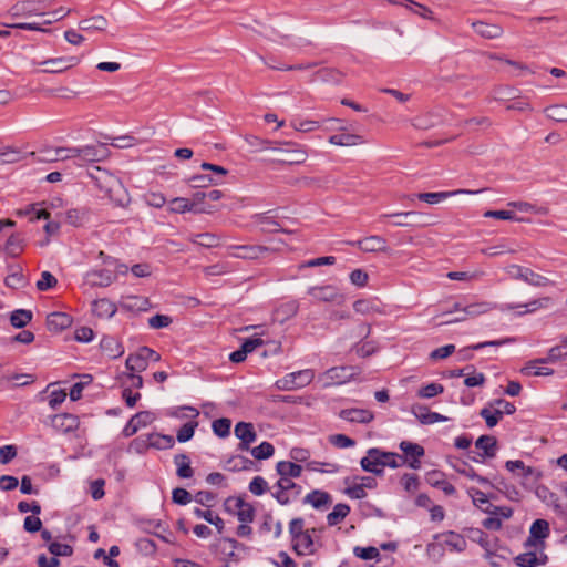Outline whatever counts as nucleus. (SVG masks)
<instances>
[{
  "instance_id": "obj_11",
  "label": "nucleus",
  "mask_w": 567,
  "mask_h": 567,
  "mask_svg": "<svg viewBox=\"0 0 567 567\" xmlns=\"http://www.w3.org/2000/svg\"><path fill=\"white\" fill-rule=\"evenodd\" d=\"M79 59L76 56H68V58H55L48 59L45 61L40 62L39 64L43 66V72L48 73H61L79 63Z\"/></svg>"
},
{
  "instance_id": "obj_61",
  "label": "nucleus",
  "mask_w": 567,
  "mask_h": 567,
  "mask_svg": "<svg viewBox=\"0 0 567 567\" xmlns=\"http://www.w3.org/2000/svg\"><path fill=\"white\" fill-rule=\"evenodd\" d=\"M353 349L357 354L361 358H368L378 351V344L374 341H368L364 343H357Z\"/></svg>"
},
{
  "instance_id": "obj_48",
  "label": "nucleus",
  "mask_w": 567,
  "mask_h": 567,
  "mask_svg": "<svg viewBox=\"0 0 567 567\" xmlns=\"http://www.w3.org/2000/svg\"><path fill=\"white\" fill-rule=\"evenodd\" d=\"M148 445L155 449H171L174 446V439L171 435L150 434L147 435Z\"/></svg>"
},
{
  "instance_id": "obj_20",
  "label": "nucleus",
  "mask_w": 567,
  "mask_h": 567,
  "mask_svg": "<svg viewBox=\"0 0 567 567\" xmlns=\"http://www.w3.org/2000/svg\"><path fill=\"white\" fill-rule=\"evenodd\" d=\"M551 303V298L550 297H542V298H538V299H535V300H532L525 305H520L519 307H523L525 308L524 311H520L518 312L519 316L524 315V313H532L538 309H543V308H547L549 307ZM518 306H515V305H512V303H506V305H502L499 307V310L501 311H507V310H513L515 308H517Z\"/></svg>"
},
{
  "instance_id": "obj_19",
  "label": "nucleus",
  "mask_w": 567,
  "mask_h": 567,
  "mask_svg": "<svg viewBox=\"0 0 567 567\" xmlns=\"http://www.w3.org/2000/svg\"><path fill=\"white\" fill-rule=\"evenodd\" d=\"M79 417L73 414L63 413L52 417V426L64 433L73 432L79 427Z\"/></svg>"
},
{
  "instance_id": "obj_3",
  "label": "nucleus",
  "mask_w": 567,
  "mask_h": 567,
  "mask_svg": "<svg viewBox=\"0 0 567 567\" xmlns=\"http://www.w3.org/2000/svg\"><path fill=\"white\" fill-rule=\"evenodd\" d=\"M315 378V373L310 369L300 370L287 374L285 378L276 382V386L281 391H290L308 385Z\"/></svg>"
},
{
  "instance_id": "obj_39",
  "label": "nucleus",
  "mask_w": 567,
  "mask_h": 567,
  "mask_svg": "<svg viewBox=\"0 0 567 567\" xmlns=\"http://www.w3.org/2000/svg\"><path fill=\"white\" fill-rule=\"evenodd\" d=\"M549 535V524L545 519H536L529 529L528 543L534 544L536 539H544Z\"/></svg>"
},
{
  "instance_id": "obj_55",
  "label": "nucleus",
  "mask_w": 567,
  "mask_h": 567,
  "mask_svg": "<svg viewBox=\"0 0 567 567\" xmlns=\"http://www.w3.org/2000/svg\"><path fill=\"white\" fill-rule=\"evenodd\" d=\"M198 426V423L195 421H190L185 423L178 431L176 439L179 443H185L189 441L195 433V429Z\"/></svg>"
},
{
  "instance_id": "obj_25",
  "label": "nucleus",
  "mask_w": 567,
  "mask_h": 567,
  "mask_svg": "<svg viewBox=\"0 0 567 567\" xmlns=\"http://www.w3.org/2000/svg\"><path fill=\"white\" fill-rule=\"evenodd\" d=\"M102 351L111 359H116L124 353L123 346L111 336H105L100 342Z\"/></svg>"
},
{
  "instance_id": "obj_16",
  "label": "nucleus",
  "mask_w": 567,
  "mask_h": 567,
  "mask_svg": "<svg viewBox=\"0 0 567 567\" xmlns=\"http://www.w3.org/2000/svg\"><path fill=\"white\" fill-rule=\"evenodd\" d=\"M499 308L495 303L482 301L467 305L465 307H461L458 302L454 303V310L462 312L467 318H475L477 316L484 315L493 309Z\"/></svg>"
},
{
  "instance_id": "obj_57",
  "label": "nucleus",
  "mask_w": 567,
  "mask_h": 567,
  "mask_svg": "<svg viewBox=\"0 0 567 567\" xmlns=\"http://www.w3.org/2000/svg\"><path fill=\"white\" fill-rule=\"evenodd\" d=\"M483 512L486 513V514H489L494 517H503L505 519H508L512 517L513 515V509L511 507H507V506H495L493 504H487V506H485V508H483Z\"/></svg>"
},
{
  "instance_id": "obj_28",
  "label": "nucleus",
  "mask_w": 567,
  "mask_h": 567,
  "mask_svg": "<svg viewBox=\"0 0 567 567\" xmlns=\"http://www.w3.org/2000/svg\"><path fill=\"white\" fill-rule=\"evenodd\" d=\"M109 25V21L104 16H92L79 22L82 31H104Z\"/></svg>"
},
{
  "instance_id": "obj_15",
  "label": "nucleus",
  "mask_w": 567,
  "mask_h": 567,
  "mask_svg": "<svg viewBox=\"0 0 567 567\" xmlns=\"http://www.w3.org/2000/svg\"><path fill=\"white\" fill-rule=\"evenodd\" d=\"M339 417L351 423L368 424L374 420V414L365 409L352 408L341 410Z\"/></svg>"
},
{
  "instance_id": "obj_7",
  "label": "nucleus",
  "mask_w": 567,
  "mask_h": 567,
  "mask_svg": "<svg viewBox=\"0 0 567 567\" xmlns=\"http://www.w3.org/2000/svg\"><path fill=\"white\" fill-rule=\"evenodd\" d=\"M274 487L276 492L272 493V497L281 505L290 503L289 492H292L295 496L301 493V486L292 482L289 477H280Z\"/></svg>"
},
{
  "instance_id": "obj_30",
  "label": "nucleus",
  "mask_w": 567,
  "mask_h": 567,
  "mask_svg": "<svg viewBox=\"0 0 567 567\" xmlns=\"http://www.w3.org/2000/svg\"><path fill=\"white\" fill-rule=\"evenodd\" d=\"M439 537H440V535L435 536V538H439ZM441 537H443V544L449 546L452 550L462 553L466 549L465 538L455 532L444 533L441 535Z\"/></svg>"
},
{
  "instance_id": "obj_51",
  "label": "nucleus",
  "mask_w": 567,
  "mask_h": 567,
  "mask_svg": "<svg viewBox=\"0 0 567 567\" xmlns=\"http://www.w3.org/2000/svg\"><path fill=\"white\" fill-rule=\"evenodd\" d=\"M250 453L258 461L267 460L274 455L275 447L271 443L265 441L258 446L251 449Z\"/></svg>"
},
{
  "instance_id": "obj_45",
  "label": "nucleus",
  "mask_w": 567,
  "mask_h": 567,
  "mask_svg": "<svg viewBox=\"0 0 567 567\" xmlns=\"http://www.w3.org/2000/svg\"><path fill=\"white\" fill-rule=\"evenodd\" d=\"M10 271L4 279V284L13 289L22 288L25 285V279L20 266H10Z\"/></svg>"
},
{
  "instance_id": "obj_46",
  "label": "nucleus",
  "mask_w": 567,
  "mask_h": 567,
  "mask_svg": "<svg viewBox=\"0 0 567 567\" xmlns=\"http://www.w3.org/2000/svg\"><path fill=\"white\" fill-rule=\"evenodd\" d=\"M254 465V461L240 455L231 456L226 462V468L229 471H248Z\"/></svg>"
},
{
  "instance_id": "obj_24",
  "label": "nucleus",
  "mask_w": 567,
  "mask_h": 567,
  "mask_svg": "<svg viewBox=\"0 0 567 567\" xmlns=\"http://www.w3.org/2000/svg\"><path fill=\"white\" fill-rule=\"evenodd\" d=\"M303 503L310 504L316 509H322L328 507L332 503V499L329 493L315 489L306 495Z\"/></svg>"
},
{
  "instance_id": "obj_4",
  "label": "nucleus",
  "mask_w": 567,
  "mask_h": 567,
  "mask_svg": "<svg viewBox=\"0 0 567 567\" xmlns=\"http://www.w3.org/2000/svg\"><path fill=\"white\" fill-rule=\"evenodd\" d=\"M107 145L109 142H99L97 144L79 146L76 153L78 159L83 163L104 161L111 154Z\"/></svg>"
},
{
  "instance_id": "obj_41",
  "label": "nucleus",
  "mask_w": 567,
  "mask_h": 567,
  "mask_svg": "<svg viewBox=\"0 0 567 567\" xmlns=\"http://www.w3.org/2000/svg\"><path fill=\"white\" fill-rule=\"evenodd\" d=\"M281 153L282 157L280 162L287 164H300L303 163L307 158V153L301 148L296 150H282V148H274Z\"/></svg>"
},
{
  "instance_id": "obj_23",
  "label": "nucleus",
  "mask_w": 567,
  "mask_h": 567,
  "mask_svg": "<svg viewBox=\"0 0 567 567\" xmlns=\"http://www.w3.org/2000/svg\"><path fill=\"white\" fill-rule=\"evenodd\" d=\"M72 318L65 312H52L47 317V326L50 331L59 332L69 328Z\"/></svg>"
},
{
  "instance_id": "obj_64",
  "label": "nucleus",
  "mask_w": 567,
  "mask_h": 567,
  "mask_svg": "<svg viewBox=\"0 0 567 567\" xmlns=\"http://www.w3.org/2000/svg\"><path fill=\"white\" fill-rule=\"evenodd\" d=\"M548 120L556 123H567V109H544Z\"/></svg>"
},
{
  "instance_id": "obj_1",
  "label": "nucleus",
  "mask_w": 567,
  "mask_h": 567,
  "mask_svg": "<svg viewBox=\"0 0 567 567\" xmlns=\"http://www.w3.org/2000/svg\"><path fill=\"white\" fill-rule=\"evenodd\" d=\"M87 174L90 178L94 181L95 185L103 190L116 206L126 207L130 204L131 198L128 193L124 188L121 179L112 173L100 166H93Z\"/></svg>"
},
{
  "instance_id": "obj_49",
  "label": "nucleus",
  "mask_w": 567,
  "mask_h": 567,
  "mask_svg": "<svg viewBox=\"0 0 567 567\" xmlns=\"http://www.w3.org/2000/svg\"><path fill=\"white\" fill-rule=\"evenodd\" d=\"M353 309L357 313L369 315L372 312L381 313V309L372 301L368 299H358L353 302Z\"/></svg>"
},
{
  "instance_id": "obj_9",
  "label": "nucleus",
  "mask_w": 567,
  "mask_h": 567,
  "mask_svg": "<svg viewBox=\"0 0 567 567\" xmlns=\"http://www.w3.org/2000/svg\"><path fill=\"white\" fill-rule=\"evenodd\" d=\"M399 447L404 453L403 457L406 458L409 466L413 470H419L421 467V457L425 454L423 446L410 441H402Z\"/></svg>"
},
{
  "instance_id": "obj_26",
  "label": "nucleus",
  "mask_w": 567,
  "mask_h": 567,
  "mask_svg": "<svg viewBox=\"0 0 567 567\" xmlns=\"http://www.w3.org/2000/svg\"><path fill=\"white\" fill-rule=\"evenodd\" d=\"M513 340L514 339H512V338H505V339H502V340L480 342V343H476V344H473V346L465 347V348L461 349L458 351V354L461 355L462 360H470L473 357L472 352L474 350H480V349H483V348H486V347H499L502 344L509 343Z\"/></svg>"
},
{
  "instance_id": "obj_58",
  "label": "nucleus",
  "mask_w": 567,
  "mask_h": 567,
  "mask_svg": "<svg viewBox=\"0 0 567 567\" xmlns=\"http://www.w3.org/2000/svg\"><path fill=\"white\" fill-rule=\"evenodd\" d=\"M444 391V386L440 383H430L425 386H422L419 391H417V396L422 398V399H431V398H434L441 393H443Z\"/></svg>"
},
{
  "instance_id": "obj_63",
  "label": "nucleus",
  "mask_w": 567,
  "mask_h": 567,
  "mask_svg": "<svg viewBox=\"0 0 567 567\" xmlns=\"http://www.w3.org/2000/svg\"><path fill=\"white\" fill-rule=\"evenodd\" d=\"M249 492L256 496H260L268 489L266 480L261 476H256L249 483Z\"/></svg>"
},
{
  "instance_id": "obj_53",
  "label": "nucleus",
  "mask_w": 567,
  "mask_h": 567,
  "mask_svg": "<svg viewBox=\"0 0 567 567\" xmlns=\"http://www.w3.org/2000/svg\"><path fill=\"white\" fill-rule=\"evenodd\" d=\"M55 157H44L47 162L65 161L71 158H78V147H58L54 148Z\"/></svg>"
},
{
  "instance_id": "obj_8",
  "label": "nucleus",
  "mask_w": 567,
  "mask_h": 567,
  "mask_svg": "<svg viewBox=\"0 0 567 567\" xmlns=\"http://www.w3.org/2000/svg\"><path fill=\"white\" fill-rule=\"evenodd\" d=\"M308 295H310L315 300L322 302L338 301V303H341L343 301V296L340 295L338 288L332 285L310 287L308 289Z\"/></svg>"
},
{
  "instance_id": "obj_38",
  "label": "nucleus",
  "mask_w": 567,
  "mask_h": 567,
  "mask_svg": "<svg viewBox=\"0 0 567 567\" xmlns=\"http://www.w3.org/2000/svg\"><path fill=\"white\" fill-rule=\"evenodd\" d=\"M235 506L238 509L236 515L241 523H251L255 517L252 505L246 503L241 497L235 498Z\"/></svg>"
},
{
  "instance_id": "obj_60",
  "label": "nucleus",
  "mask_w": 567,
  "mask_h": 567,
  "mask_svg": "<svg viewBox=\"0 0 567 567\" xmlns=\"http://www.w3.org/2000/svg\"><path fill=\"white\" fill-rule=\"evenodd\" d=\"M467 493L471 496L473 504L482 511L485 508L484 505L487 506V504H491L489 497L477 488L471 487L467 489Z\"/></svg>"
},
{
  "instance_id": "obj_36",
  "label": "nucleus",
  "mask_w": 567,
  "mask_h": 567,
  "mask_svg": "<svg viewBox=\"0 0 567 567\" xmlns=\"http://www.w3.org/2000/svg\"><path fill=\"white\" fill-rule=\"evenodd\" d=\"M256 224L260 227V230L264 233H286L291 234V230H287L279 227V224L275 220H272L270 217H268L266 214H257L255 216Z\"/></svg>"
},
{
  "instance_id": "obj_54",
  "label": "nucleus",
  "mask_w": 567,
  "mask_h": 567,
  "mask_svg": "<svg viewBox=\"0 0 567 567\" xmlns=\"http://www.w3.org/2000/svg\"><path fill=\"white\" fill-rule=\"evenodd\" d=\"M404 2H401L400 4L405 6L411 12L425 18V19H432V11L417 2H414L412 0H403Z\"/></svg>"
},
{
  "instance_id": "obj_2",
  "label": "nucleus",
  "mask_w": 567,
  "mask_h": 567,
  "mask_svg": "<svg viewBox=\"0 0 567 567\" xmlns=\"http://www.w3.org/2000/svg\"><path fill=\"white\" fill-rule=\"evenodd\" d=\"M507 274L513 279L523 280L534 287H545L551 284L547 277L518 265L508 266Z\"/></svg>"
},
{
  "instance_id": "obj_34",
  "label": "nucleus",
  "mask_w": 567,
  "mask_h": 567,
  "mask_svg": "<svg viewBox=\"0 0 567 567\" xmlns=\"http://www.w3.org/2000/svg\"><path fill=\"white\" fill-rule=\"evenodd\" d=\"M10 13L13 18L41 16L38 11L37 4L32 1H23L14 4L11 8Z\"/></svg>"
},
{
  "instance_id": "obj_32",
  "label": "nucleus",
  "mask_w": 567,
  "mask_h": 567,
  "mask_svg": "<svg viewBox=\"0 0 567 567\" xmlns=\"http://www.w3.org/2000/svg\"><path fill=\"white\" fill-rule=\"evenodd\" d=\"M174 463L177 467L176 475L179 478H190L194 475V470L190 466V458L188 455L184 453L175 455Z\"/></svg>"
},
{
  "instance_id": "obj_31",
  "label": "nucleus",
  "mask_w": 567,
  "mask_h": 567,
  "mask_svg": "<svg viewBox=\"0 0 567 567\" xmlns=\"http://www.w3.org/2000/svg\"><path fill=\"white\" fill-rule=\"evenodd\" d=\"M293 542V550L297 553V555H309L313 554V540L311 535L309 534V530H306L305 534L297 537Z\"/></svg>"
},
{
  "instance_id": "obj_6",
  "label": "nucleus",
  "mask_w": 567,
  "mask_h": 567,
  "mask_svg": "<svg viewBox=\"0 0 567 567\" xmlns=\"http://www.w3.org/2000/svg\"><path fill=\"white\" fill-rule=\"evenodd\" d=\"M492 99L495 102H512V106H528L529 102L520 96V91L516 87L501 85L493 90Z\"/></svg>"
},
{
  "instance_id": "obj_14",
  "label": "nucleus",
  "mask_w": 567,
  "mask_h": 567,
  "mask_svg": "<svg viewBox=\"0 0 567 567\" xmlns=\"http://www.w3.org/2000/svg\"><path fill=\"white\" fill-rule=\"evenodd\" d=\"M116 279V275L109 269H93L86 272L85 280L92 287H107Z\"/></svg>"
},
{
  "instance_id": "obj_12",
  "label": "nucleus",
  "mask_w": 567,
  "mask_h": 567,
  "mask_svg": "<svg viewBox=\"0 0 567 567\" xmlns=\"http://www.w3.org/2000/svg\"><path fill=\"white\" fill-rule=\"evenodd\" d=\"M485 189H478V190H468V189H456L452 192H436V193H419L415 194L414 197L417 199L425 202L427 204L434 205L437 204L446 198H450L455 195L460 194H478L484 192Z\"/></svg>"
},
{
  "instance_id": "obj_27",
  "label": "nucleus",
  "mask_w": 567,
  "mask_h": 567,
  "mask_svg": "<svg viewBox=\"0 0 567 567\" xmlns=\"http://www.w3.org/2000/svg\"><path fill=\"white\" fill-rule=\"evenodd\" d=\"M150 307V300L142 296H128L121 301V308L128 311H146Z\"/></svg>"
},
{
  "instance_id": "obj_62",
  "label": "nucleus",
  "mask_w": 567,
  "mask_h": 567,
  "mask_svg": "<svg viewBox=\"0 0 567 567\" xmlns=\"http://www.w3.org/2000/svg\"><path fill=\"white\" fill-rule=\"evenodd\" d=\"M515 563L519 567H535L538 565V559L535 553L528 551L515 557Z\"/></svg>"
},
{
  "instance_id": "obj_18",
  "label": "nucleus",
  "mask_w": 567,
  "mask_h": 567,
  "mask_svg": "<svg viewBox=\"0 0 567 567\" xmlns=\"http://www.w3.org/2000/svg\"><path fill=\"white\" fill-rule=\"evenodd\" d=\"M352 245L358 246L364 252H378V251H386V240L381 236H369L355 243H351Z\"/></svg>"
},
{
  "instance_id": "obj_40",
  "label": "nucleus",
  "mask_w": 567,
  "mask_h": 567,
  "mask_svg": "<svg viewBox=\"0 0 567 567\" xmlns=\"http://www.w3.org/2000/svg\"><path fill=\"white\" fill-rule=\"evenodd\" d=\"M116 306L106 298L93 302V311L97 317L112 318L116 313Z\"/></svg>"
},
{
  "instance_id": "obj_56",
  "label": "nucleus",
  "mask_w": 567,
  "mask_h": 567,
  "mask_svg": "<svg viewBox=\"0 0 567 567\" xmlns=\"http://www.w3.org/2000/svg\"><path fill=\"white\" fill-rule=\"evenodd\" d=\"M187 183L193 188H205V187H208L209 185L218 184V181L214 179L209 175H204L203 174V175H194V176H192L190 178H188Z\"/></svg>"
},
{
  "instance_id": "obj_13",
  "label": "nucleus",
  "mask_w": 567,
  "mask_h": 567,
  "mask_svg": "<svg viewBox=\"0 0 567 567\" xmlns=\"http://www.w3.org/2000/svg\"><path fill=\"white\" fill-rule=\"evenodd\" d=\"M353 368L352 367H333L328 369L323 373V379L326 380V386H330L332 384H342L350 380L353 377Z\"/></svg>"
},
{
  "instance_id": "obj_37",
  "label": "nucleus",
  "mask_w": 567,
  "mask_h": 567,
  "mask_svg": "<svg viewBox=\"0 0 567 567\" xmlns=\"http://www.w3.org/2000/svg\"><path fill=\"white\" fill-rule=\"evenodd\" d=\"M235 435L245 443H254L257 439V433L251 423L238 422L235 426Z\"/></svg>"
},
{
  "instance_id": "obj_33",
  "label": "nucleus",
  "mask_w": 567,
  "mask_h": 567,
  "mask_svg": "<svg viewBox=\"0 0 567 567\" xmlns=\"http://www.w3.org/2000/svg\"><path fill=\"white\" fill-rule=\"evenodd\" d=\"M236 252H233L231 255L237 258H244V259H256L259 257V255L264 251H267L268 248L264 246H234L233 247Z\"/></svg>"
},
{
  "instance_id": "obj_52",
  "label": "nucleus",
  "mask_w": 567,
  "mask_h": 567,
  "mask_svg": "<svg viewBox=\"0 0 567 567\" xmlns=\"http://www.w3.org/2000/svg\"><path fill=\"white\" fill-rule=\"evenodd\" d=\"M342 78L343 74L340 71L333 69H321L316 73V79L323 82L340 83Z\"/></svg>"
},
{
  "instance_id": "obj_47",
  "label": "nucleus",
  "mask_w": 567,
  "mask_h": 567,
  "mask_svg": "<svg viewBox=\"0 0 567 567\" xmlns=\"http://www.w3.org/2000/svg\"><path fill=\"white\" fill-rule=\"evenodd\" d=\"M361 137L355 134L341 132L329 137V142L338 146H352L360 142Z\"/></svg>"
},
{
  "instance_id": "obj_22",
  "label": "nucleus",
  "mask_w": 567,
  "mask_h": 567,
  "mask_svg": "<svg viewBox=\"0 0 567 567\" xmlns=\"http://www.w3.org/2000/svg\"><path fill=\"white\" fill-rule=\"evenodd\" d=\"M169 212L183 214L186 212H193L195 214H209L212 207L194 208L190 202L183 197H176L171 202Z\"/></svg>"
},
{
  "instance_id": "obj_50",
  "label": "nucleus",
  "mask_w": 567,
  "mask_h": 567,
  "mask_svg": "<svg viewBox=\"0 0 567 567\" xmlns=\"http://www.w3.org/2000/svg\"><path fill=\"white\" fill-rule=\"evenodd\" d=\"M194 514L198 517V518H203L205 519L207 523L214 525L218 533H221L223 529H224V520L219 517V516H214L212 511H203L200 508H195L194 509Z\"/></svg>"
},
{
  "instance_id": "obj_44",
  "label": "nucleus",
  "mask_w": 567,
  "mask_h": 567,
  "mask_svg": "<svg viewBox=\"0 0 567 567\" xmlns=\"http://www.w3.org/2000/svg\"><path fill=\"white\" fill-rule=\"evenodd\" d=\"M350 513V507L347 504H337L332 512L327 515V523L329 526H336L342 522Z\"/></svg>"
},
{
  "instance_id": "obj_17",
  "label": "nucleus",
  "mask_w": 567,
  "mask_h": 567,
  "mask_svg": "<svg viewBox=\"0 0 567 567\" xmlns=\"http://www.w3.org/2000/svg\"><path fill=\"white\" fill-rule=\"evenodd\" d=\"M475 446L482 450L483 453L478 455L481 458L472 457V460L474 462H482L485 457L492 458L496 455L497 440L492 435H481L476 440Z\"/></svg>"
},
{
  "instance_id": "obj_42",
  "label": "nucleus",
  "mask_w": 567,
  "mask_h": 567,
  "mask_svg": "<svg viewBox=\"0 0 567 567\" xmlns=\"http://www.w3.org/2000/svg\"><path fill=\"white\" fill-rule=\"evenodd\" d=\"M32 318L33 313L31 310L17 309L11 312L10 323L17 329H22L32 320Z\"/></svg>"
},
{
  "instance_id": "obj_21",
  "label": "nucleus",
  "mask_w": 567,
  "mask_h": 567,
  "mask_svg": "<svg viewBox=\"0 0 567 567\" xmlns=\"http://www.w3.org/2000/svg\"><path fill=\"white\" fill-rule=\"evenodd\" d=\"M25 238L22 233H12L3 247L4 252L10 257H18L24 249Z\"/></svg>"
},
{
  "instance_id": "obj_5",
  "label": "nucleus",
  "mask_w": 567,
  "mask_h": 567,
  "mask_svg": "<svg viewBox=\"0 0 567 567\" xmlns=\"http://www.w3.org/2000/svg\"><path fill=\"white\" fill-rule=\"evenodd\" d=\"M386 456L385 451H381L377 447H371L367 451V455L361 458L360 465L363 471L370 472L374 475H383L384 458Z\"/></svg>"
},
{
  "instance_id": "obj_35",
  "label": "nucleus",
  "mask_w": 567,
  "mask_h": 567,
  "mask_svg": "<svg viewBox=\"0 0 567 567\" xmlns=\"http://www.w3.org/2000/svg\"><path fill=\"white\" fill-rule=\"evenodd\" d=\"M276 471L280 477L297 478L302 473V467L296 463L280 461L276 465Z\"/></svg>"
},
{
  "instance_id": "obj_29",
  "label": "nucleus",
  "mask_w": 567,
  "mask_h": 567,
  "mask_svg": "<svg viewBox=\"0 0 567 567\" xmlns=\"http://www.w3.org/2000/svg\"><path fill=\"white\" fill-rule=\"evenodd\" d=\"M472 27L477 34L485 39H496L503 33L502 28L497 24H489L486 22L477 21L473 22Z\"/></svg>"
},
{
  "instance_id": "obj_43",
  "label": "nucleus",
  "mask_w": 567,
  "mask_h": 567,
  "mask_svg": "<svg viewBox=\"0 0 567 567\" xmlns=\"http://www.w3.org/2000/svg\"><path fill=\"white\" fill-rule=\"evenodd\" d=\"M125 367L130 371V373L142 372L146 370L147 363L144 360V357L140 349L136 353L130 354L126 358Z\"/></svg>"
},
{
  "instance_id": "obj_10",
  "label": "nucleus",
  "mask_w": 567,
  "mask_h": 567,
  "mask_svg": "<svg viewBox=\"0 0 567 567\" xmlns=\"http://www.w3.org/2000/svg\"><path fill=\"white\" fill-rule=\"evenodd\" d=\"M565 344L553 347L548 351V355L546 358L536 359L527 362V364L520 369V372L524 375H530L532 369L535 368L536 364L556 362L560 359H564L565 357H567V351H565Z\"/></svg>"
},
{
  "instance_id": "obj_59",
  "label": "nucleus",
  "mask_w": 567,
  "mask_h": 567,
  "mask_svg": "<svg viewBox=\"0 0 567 567\" xmlns=\"http://www.w3.org/2000/svg\"><path fill=\"white\" fill-rule=\"evenodd\" d=\"M231 422L229 419L221 417L213 422V431L219 437H226L230 434Z\"/></svg>"
}]
</instances>
